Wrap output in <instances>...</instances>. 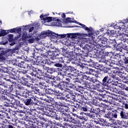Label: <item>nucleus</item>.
Returning a JSON list of instances; mask_svg holds the SVG:
<instances>
[{"label":"nucleus","instance_id":"obj_21","mask_svg":"<svg viewBox=\"0 0 128 128\" xmlns=\"http://www.w3.org/2000/svg\"><path fill=\"white\" fill-rule=\"evenodd\" d=\"M108 74L110 76H111V78H116V74H114V73H112V72H108Z\"/></svg>","mask_w":128,"mask_h":128},{"label":"nucleus","instance_id":"obj_31","mask_svg":"<svg viewBox=\"0 0 128 128\" xmlns=\"http://www.w3.org/2000/svg\"><path fill=\"white\" fill-rule=\"evenodd\" d=\"M83 78L85 79V80H90V77L89 76H88L86 75H84L83 76Z\"/></svg>","mask_w":128,"mask_h":128},{"label":"nucleus","instance_id":"obj_42","mask_svg":"<svg viewBox=\"0 0 128 128\" xmlns=\"http://www.w3.org/2000/svg\"><path fill=\"white\" fill-rule=\"evenodd\" d=\"M72 115L74 116H77L78 118V115H76V114L72 113Z\"/></svg>","mask_w":128,"mask_h":128},{"label":"nucleus","instance_id":"obj_33","mask_svg":"<svg viewBox=\"0 0 128 128\" xmlns=\"http://www.w3.org/2000/svg\"><path fill=\"white\" fill-rule=\"evenodd\" d=\"M48 68V67H46V66H43V70H45L47 71Z\"/></svg>","mask_w":128,"mask_h":128},{"label":"nucleus","instance_id":"obj_43","mask_svg":"<svg viewBox=\"0 0 128 128\" xmlns=\"http://www.w3.org/2000/svg\"><path fill=\"white\" fill-rule=\"evenodd\" d=\"M94 124H98V121L96 120H94Z\"/></svg>","mask_w":128,"mask_h":128},{"label":"nucleus","instance_id":"obj_20","mask_svg":"<svg viewBox=\"0 0 128 128\" xmlns=\"http://www.w3.org/2000/svg\"><path fill=\"white\" fill-rule=\"evenodd\" d=\"M126 32V30H122V29L120 30H118V36H122V35L124 34V32Z\"/></svg>","mask_w":128,"mask_h":128},{"label":"nucleus","instance_id":"obj_8","mask_svg":"<svg viewBox=\"0 0 128 128\" xmlns=\"http://www.w3.org/2000/svg\"><path fill=\"white\" fill-rule=\"evenodd\" d=\"M54 94H56V96H58L57 98H58L59 100H66V98L62 96H64V94H62V93L60 92V90H54Z\"/></svg>","mask_w":128,"mask_h":128},{"label":"nucleus","instance_id":"obj_46","mask_svg":"<svg viewBox=\"0 0 128 128\" xmlns=\"http://www.w3.org/2000/svg\"><path fill=\"white\" fill-rule=\"evenodd\" d=\"M54 128H58V127L56 126H54Z\"/></svg>","mask_w":128,"mask_h":128},{"label":"nucleus","instance_id":"obj_37","mask_svg":"<svg viewBox=\"0 0 128 128\" xmlns=\"http://www.w3.org/2000/svg\"><path fill=\"white\" fill-rule=\"evenodd\" d=\"M7 128H14V126L11 125H9L8 126Z\"/></svg>","mask_w":128,"mask_h":128},{"label":"nucleus","instance_id":"obj_26","mask_svg":"<svg viewBox=\"0 0 128 128\" xmlns=\"http://www.w3.org/2000/svg\"><path fill=\"white\" fill-rule=\"evenodd\" d=\"M59 14V16H60V14H61V16L63 18H66V14L64 13H59V14Z\"/></svg>","mask_w":128,"mask_h":128},{"label":"nucleus","instance_id":"obj_39","mask_svg":"<svg viewBox=\"0 0 128 128\" xmlns=\"http://www.w3.org/2000/svg\"><path fill=\"white\" fill-rule=\"evenodd\" d=\"M26 32H25L24 34L22 37L23 38H26Z\"/></svg>","mask_w":128,"mask_h":128},{"label":"nucleus","instance_id":"obj_45","mask_svg":"<svg viewBox=\"0 0 128 128\" xmlns=\"http://www.w3.org/2000/svg\"><path fill=\"white\" fill-rule=\"evenodd\" d=\"M66 80H68V82H70V78H66Z\"/></svg>","mask_w":128,"mask_h":128},{"label":"nucleus","instance_id":"obj_53","mask_svg":"<svg viewBox=\"0 0 128 128\" xmlns=\"http://www.w3.org/2000/svg\"><path fill=\"white\" fill-rule=\"evenodd\" d=\"M76 80H78V79H76Z\"/></svg>","mask_w":128,"mask_h":128},{"label":"nucleus","instance_id":"obj_4","mask_svg":"<svg viewBox=\"0 0 128 128\" xmlns=\"http://www.w3.org/2000/svg\"><path fill=\"white\" fill-rule=\"evenodd\" d=\"M85 30L87 32L88 34H84L85 36H89L90 38H94V30L92 28H86L85 29Z\"/></svg>","mask_w":128,"mask_h":128},{"label":"nucleus","instance_id":"obj_13","mask_svg":"<svg viewBox=\"0 0 128 128\" xmlns=\"http://www.w3.org/2000/svg\"><path fill=\"white\" fill-rule=\"evenodd\" d=\"M104 118H108L110 120H112V112H106L104 116Z\"/></svg>","mask_w":128,"mask_h":128},{"label":"nucleus","instance_id":"obj_51","mask_svg":"<svg viewBox=\"0 0 128 128\" xmlns=\"http://www.w3.org/2000/svg\"><path fill=\"white\" fill-rule=\"evenodd\" d=\"M35 40H38V39H36V38Z\"/></svg>","mask_w":128,"mask_h":128},{"label":"nucleus","instance_id":"obj_25","mask_svg":"<svg viewBox=\"0 0 128 128\" xmlns=\"http://www.w3.org/2000/svg\"><path fill=\"white\" fill-rule=\"evenodd\" d=\"M81 110L82 112H88V108L86 106L81 108Z\"/></svg>","mask_w":128,"mask_h":128},{"label":"nucleus","instance_id":"obj_1","mask_svg":"<svg viewBox=\"0 0 128 128\" xmlns=\"http://www.w3.org/2000/svg\"><path fill=\"white\" fill-rule=\"evenodd\" d=\"M54 26H61L62 28H64L63 24H66L68 22H76V21H74V20L70 18H66V20H60V19H57L56 21L54 22Z\"/></svg>","mask_w":128,"mask_h":128},{"label":"nucleus","instance_id":"obj_49","mask_svg":"<svg viewBox=\"0 0 128 128\" xmlns=\"http://www.w3.org/2000/svg\"><path fill=\"white\" fill-rule=\"evenodd\" d=\"M120 94H124V92H120Z\"/></svg>","mask_w":128,"mask_h":128},{"label":"nucleus","instance_id":"obj_19","mask_svg":"<svg viewBox=\"0 0 128 128\" xmlns=\"http://www.w3.org/2000/svg\"><path fill=\"white\" fill-rule=\"evenodd\" d=\"M108 82V76H106L102 80V84L104 85L106 82Z\"/></svg>","mask_w":128,"mask_h":128},{"label":"nucleus","instance_id":"obj_10","mask_svg":"<svg viewBox=\"0 0 128 128\" xmlns=\"http://www.w3.org/2000/svg\"><path fill=\"white\" fill-rule=\"evenodd\" d=\"M26 38H29L28 40L29 44H34V40L36 38V36H32V35H29V34H28L26 36Z\"/></svg>","mask_w":128,"mask_h":128},{"label":"nucleus","instance_id":"obj_16","mask_svg":"<svg viewBox=\"0 0 128 128\" xmlns=\"http://www.w3.org/2000/svg\"><path fill=\"white\" fill-rule=\"evenodd\" d=\"M24 103L26 106H30L32 104V100L30 98L26 99L24 101Z\"/></svg>","mask_w":128,"mask_h":128},{"label":"nucleus","instance_id":"obj_40","mask_svg":"<svg viewBox=\"0 0 128 128\" xmlns=\"http://www.w3.org/2000/svg\"><path fill=\"white\" fill-rule=\"evenodd\" d=\"M34 14V11L31 10L28 12V14Z\"/></svg>","mask_w":128,"mask_h":128},{"label":"nucleus","instance_id":"obj_27","mask_svg":"<svg viewBox=\"0 0 128 128\" xmlns=\"http://www.w3.org/2000/svg\"><path fill=\"white\" fill-rule=\"evenodd\" d=\"M54 66L57 68H62V65L60 64H56Z\"/></svg>","mask_w":128,"mask_h":128},{"label":"nucleus","instance_id":"obj_34","mask_svg":"<svg viewBox=\"0 0 128 128\" xmlns=\"http://www.w3.org/2000/svg\"><path fill=\"white\" fill-rule=\"evenodd\" d=\"M32 30H34V27H31L29 30V32H32Z\"/></svg>","mask_w":128,"mask_h":128},{"label":"nucleus","instance_id":"obj_50","mask_svg":"<svg viewBox=\"0 0 128 128\" xmlns=\"http://www.w3.org/2000/svg\"><path fill=\"white\" fill-rule=\"evenodd\" d=\"M61 106H64V104H61Z\"/></svg>","mask_w":128,"mask_h":128},{"label":"nucleus","instance_id":"obj_9","mask_svg":"<svg viewBox=\"0 0 128 128\" xmlns=\"http://www.w3.org/2000/svg\"><path fill=\"white\" fill-rule=\"evenodd\" d=\"M58 86L61 90H62L64 88H68L67 84L64 82H60V84L58 85Z\"/></svg>","mask_w":128,"mask_h":128},{"label":"nucleus","instance_id":"obj_57","mask_svg":"<svg viewBox=\"0 0 128 128\" xmlns=\"http://www.w3.org/2000/svg\"><path fill=\"white\" fill-rule=\"evenodd\" d=\"M127 62H128V61Z\"/></svg>","mask_w":128,"mask_h":128},{"label":"nucleus","instance_id":"obj_3","mask_svg":"<svg viewBox=\"0 0 128 128\" xmlns=\"http://www.w3.org/2000/svg\"><path fill=\"white\" fill-rule=\"evenodd\" d=\"M40 18L42 20V22H44V26H50L48 22H50L52 20V17H47L46 15L44 14L40 16Z\"/></svg>","mask_w":128,"mask_h":128},{"label":"nucleus","instance_id":"obj_18","mask_svg":"<svg viewBox=\"0 0 128 128\" xmlns=\"http://www.w3.org/2000/svg\"><path fill=\"white\" fill-rule=\"evenodd\" d=\"M120 116L122 118H126V112L124 111L120 112Z\"/></svg>","mask_w":128,"mask_h":128},{"label":"nucleus","instance_id":"obj_2","mask_svg":"<svg viewBox=\"0 0 128 128\" xmlns=\"http://www.w3.org/2000/svg\"><path fill=\"white\" fill-rule=\"evenodd\" d=\"M111 26H114V28H116V30H126V25H124V22H117L116 24H114V25Z\"/></svg>","mask_w":128,"mask_h":128},{"label":"nucleus","instance_id":"obj_52","mask_svg":"<svg viewBox=\"0 0 128 128\" xmlns=\"http://www.w3.org/2000/svg\"><path fill=\"white\" fill-rule=\"evenodd\" d=\"M97 32H99V31H98Z\"/></svg>","mask_w":128,"mask_h":128},{"label":"nucleus","instance_id":"obj_12","mask_svg":"<svg viewBox=\"0 0 128 128\" xmlns=\"http://www.w3.org/2000/svg\"><path fill=\"white\" fill-rule=\"evenodd\" d=\"M64 121L68 122H72V124L74 122V118L70 116H68L64 118Z\"/></svg>","mask_w":128,"mask_h":128},{"label":"nucleus","instance_id":"obj_24","mask_svg":"<svg viewBox=\"0 0 128 128\" xmlns=\"http://www.w3.org/2000/svg\"><path fill=\"white\" fill-rule=\"evenodd\" d=\"M46 72L48 74H52V72H54V70H52V68H48V69L47 70Z\"/></svg>","mask_w":128,"mask_h":128},{"label":"nucleus","instance_id":"obj_44","mask_svg":"<svg viewBox=\"0 0 128 128\" xmlns=\"http://www.w3.org/2000/svg\"><path fill=\"white\" fill-rule=\"evenodd\" d=\"M70 94H68V95H66V98H70Z\"/></svg>","mask_w":128,"mask_h":128},{"label":"nucleus","instance_id":"obj_48","mask_svg":"<svg viewBox=\"0 0 128 128\" xmlns=\"http://www.w3.org/2000/svg\"><path fill=\"white\" fill-rule=\"evenodd\" d=\"M2 24V21H0V25Z\"/></svg>","mask_w":128,"mask_h":128},{"label":"nucleus","instance_id":"obj_32","mask_svg":"<svg viewBox=\"0 0 128 128\" xmlns=\"http://www.w3.org/2000/svg\"><path fill=\"white\" fill-rule=\"evenodd\" d=\"M58 74L60 76H64V74L62 70L58 72Z\"/></svg>","mask_w":128,"mask_h":128},{"label":"nucleus","instance_id":"obj_6","mask_svg":"<svg viewBox=\"0 0 128 128\" xmlns=\"http://www.w3.org/2000/svg\"><path fill=\"white\" fill-rule=\"evenodd\" d=\"M76 41L72 39L71 40H68L65 42L64 41L62 42V44L67 46H74L76 44Z\"/></svg>","mask_w":128,"mask_h":128},{"label":"nucleus","instance_id":"obj_38","mask_svg":"<svg viewBox=\"0 0 128 128\" xmlns=\"http://www.w3.org/2000/svg\"><path fill=\"white\" fill-rule=\"evenodd\" d=\"M14 44H16L15 42H13L10 44V46H14Z\"/></svg>","mask_w":128,"mask_h":128},{"label":"nucleus","instance_id":"obj_56","mask_svg":"<svg viewBox=\"0 0 128 128\" xmlns=\"http://www.w3.org/2000/svg\"><path fill=\"white\" fill-rule=\"evenodd\" d=\"M90 128H92V127H90Z\"/></svg>","mask_w":128,"mask_h":128},{"label":"nucleus","instance_id":"obj_17","mask_svg":"<svg viewBox=\"0 0 128 128\" xmlns=\"http://www.w3.org/2000/svg\"><path fill=\"white\" fill-rule=\"evenodd\" d=\"M75 23L77 24H78V26H82V28H84V30L87 28V26L86 25L82 24V23H80L76 21Z\"/></svg>","mask_w":128,"mask_h":128},{"label":"nucleus","instance_id":"obj_23","mask_svg":"<svg viewBox=\"0 0 128 128\" xmlns=\"http://www.w3.org/2000/svg\"><path fill=\"white\" fill-rule=\"evenodd\" d=\"M6 32L5 30H2L0 32V36H6Z\"/></svg>","mask_w":128,"mask_h":128},{"label":"nucleus","instance_id":"obj_30","mask_svg":"<svg viewBox=\"0 0 128 128\" xmlns=\"http://www.w3.org/2000/svg\"><path fill=\"white\" fill-rule=\"evenodd\" d=\"M122 22H124V25L128 24V18H126V20H124Z\"/></svg>","mask_w":128,"mask_h":128},{"label":"nucleus","instance_id":"obj_36","mask_svg":"<svg viewBox=\"0 0 128 128\" xmlns=\"http://www.w3.org/2000/svg\"><path fill=\"white\" fill-rule=\"evenodd\" d=\"M124 107H125V108L128 109V104H124Z\"/></svg>","mask_w":128,"mask_h":128},{"label":"nucleus","instance_id":"obj_35","mask_svg":"<svg viewBox=\"0 0 128 128\" xmlns=\"http://www.w3.org/2000/svg\"><path fill=\"white\" fill-rule=\"evenodd\" d=\"M46 94H52V93H50V91H48V90H46Z\"/></svg>","mask_w":128,"mask_h":128},{"label":"nucleus","instance_id":"obj_55","mask_svg":"<svg viewBox=\"0 0 128 128\" xmlns=\"http://www.w3.org/2000/svg\"><path fill=\"white\" fill-rule=\"evenodd\" d=\"M42 96H44V94H42Z\"/></svg>","mask_w":128,"mask_h":128},{"label":"nucleus","instance_id":"obj_41","mask_svg":"<svg viewBox=\"0 0 128 128\" xmlns=\"http://www.w3.org/2000/svg\"><path fill=\"white\" fill-rule=\"evenodd\" d=\"M46 96L48 98H52V97L50 96L47 95Z\"/></svg>","mask_w":128,"mask_h":128},{"label":"nucleus","instance_id":"obj_15","mask_svg":"<svg viewBox=\"0 0 128 128\" xmlns=\"http://www.w3.org/2000/svg\"><path fill=\"white\" fill-rule=\"evenodd\" d=\"M111 116H112V118H118V114H116V112H112L111 113Z\"/></svg>","mask_w":128,"mask_h":128},{"label":"nucleus","instance_id":"obj_11","mask_svg":"<svg viewBox=\"0 0 128 128\" xmlns=\"http://www.w3.org/2000/svg\"><path fill=\"white\" fill-rule=\"evenodd\" d=\"M110 72H111L112 74H120V68L118 67H115V68H112L110 70Z\"/></svg>","mask_w":128,"mask_h":128},{"label":"nucleus","instance_id":"obj_47","mask_svg":"<svg viewBox=\"0 0 128 128\" xmlns=\"http://www.w3.org/2000/svg\"><path fill=\"white\" fill-rule=\"evenodd\" d=\"M112 42H112H113V43H114V42H116V40H114L113 42Z\"/></svg>","mask_w":128,"mask_h":128},{"label":"nucleus","instance_id":"obj_22","mask_svg":"<svg viewBox=\"0 0 128 128\" xmlns=\"http://www.w3.org/2000/svg\"><path fill=\"white\" fill-rule=\"evenodd\" d=\"M15 30L16 32H17V34H20L22 32V28L20 27L15 28Z\"/></svg>","mask_w":128,"mask_h":128},{"label":"nucleus","instance_id":"obj_7","mask_svg":"<svg viewBox=\"0 0 128 128\" xmlns=\"http://www.w3.org/2000/svg\"><path fill=\"white\" fill-rule=\"evenodd\" d=\"M42 34H44V37H46V36H52V34H55V36H60V34H56V33L52 32L50 30H47L45 32H44Z\"/></svg>","mask_w":128,"mask_h":128},{"label":"nucleus","instance_id":"obj_54","mask_svg":"<svg viewBox=\"0 0 128 128\" xmlns=\"http://www.w3.org/2000/svg\"><path fill=\"white\" fill-rule=\"evenodd\" d=\"M3 60H5V58H3Z\"/></svg>","mask_w":128,"mask_h":128},{"label":"nucleus","instance_id":"obj_28","mask_svg":"<svg viewBox=\"0 0 128 128\" xmlns=\"http://www.w3.org/2000/svg\"><path fill=\"white\" fill-rule=\"evenodd\" d=\"M8 32H16V28L9 30Z\"/></svg>","mask_w":128,"mask_h":128},{"label":"nucleus","instance_id":"obj_14","mask_svg":"<svg viewBox=\"0 0 128 128\" xmlns=\"http://www.w3.org/2000/svg\"><path fill=\"white\" fill-rule=\"evenodd\" d=\"M7 38H8V40H9V42H12V40H14V34H9Z\"/></svg>","mask_w":128,"mask_h":128},{"label":"nucleus","instance_id":"obj_29","mask_svg":"<svg viewBox=\"0 0 128 128\" xmlns=\"http://www.w3.org/2000/svg\"><path fill=\"white\" fill-rule=\"evenodd\" d=\"M23 28H24V30H28V28H30V25H26V26H23Z\"/></svg>","mask_w":128,"mask_h":128},{"label":"nucleus","instance_id":"obj_5","mask_svg":"<svg viewBox=\"0 0 128 128\" xmlns=\"http://www.w3.org/2000/svg\"><path fill=\"white\" fill-rule=\"evenodd\" d=\"M67 36V38H78V36H80V33H70L64 34H60L59 36L60 38H66Z\"/></svg>","mask_w":128,"mask_h":128}]
</instances>
